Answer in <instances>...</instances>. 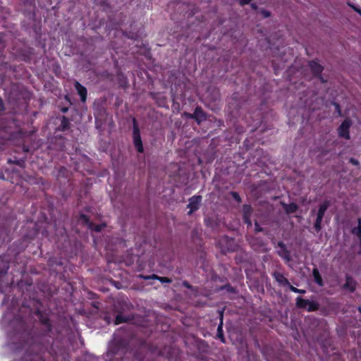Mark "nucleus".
I'll return each instance as SVG.
<instances>
[{
	"label": "nucleus",
	"instance_id": "obj_36",
	"mask_svg": "<svg viewBox=\"0 0 361 361\" xmlns=\"http://www.w3.org/2000/svg\"><path fill=\"white\" fill-rule=\"evenodd\" d=\"M320 79H321L322 82H325L322 78H320Z\"/></svg>",
	"mask_w": 361,
	"mask_h": 361
},
{
	"label": "nucleus",
	"instance_id": "obj_28",
	"mask_svg": "<svg viewBox=\"0 0 361 361\" xmlns=\"http://www.w3.org/2000/svg\"><path fill=\"white\" fill-rule=\"evenodd\" d=\"M350 162L351 164H353V165H358L359 164V161L357 159H354V158H350Z\"/></svg>",
	"mask_w": 361,
	"mask_h": 361
},
{
	"label": "nucleus",
	"instance_id": "obj_6",
	"mask_svg": "<svg viewBox=\"0 0 361 361\" xmlns=\"http://www.w3.org/2000/svg\"><path fill=\"white\" fill-rule=\"evenodd\" d=\"M80 219L85 222V224H88V227L92 229V230H94L97 232H99L102 230V228L105 226L104 224H100V225H93L91 223H88V219L87 217V216L84 215V214H82L80 216Z\"/></svg>",
	"mask_w": 361,
	"mask_h": 361
},
{
	"label": "nucleus",
	"instance_id": "obj_1",
	"mask_svg": "<svg viewBox=\"0 0 361 361\" xmlns=\"http://www.w3.org/2000/svg\"><path fill=\"white\" fill-rule=\"evenodd\" d=\"M351 125H352V122L350 119H348V118L345 119L338 128V133L339 137H343L346 140H349L350 137V133H349V130H350Z\"/></svg>",
	"mask_w": 361,
	"mask_h": 361
},
{
	"label": "nucleus",
	"instance_id": "obj_3",
	"mask_svg": "<svg viewBox=\"0 0 361 361\" xmlns=\"http://www.w3.org/2000/svg\"><path fill=\"white\" fill-rule=\"evenodd\" d=\"M201 196H193L190 198L188 207L190 209L189 214H192L194 211L198 209L200 204L201 202Z\"/></svg>",
	"mask_w": 361,
	"mask_h": 361
},
{
	"label": "nucleus",
	"instance_id": "obj_25",
	"mask_svg": "<svg viewBox=\"0 0 361 361\" xmlns=\"http://www.w3.org/2000/svg\"><path fill=\"white\" fill-rule=\"evenodd\" d=\"M243 219L245 224H247L248 226H252V222L250 220V216H243Z\"/></svg>",
	"mask_w": 361,
	"mask_h": 361
},
{
	"label": "nucleus",
	"instance_id": "obj_2",
	"mask_svg": "<svg viewBox=\"0 0 361 361\" xmlns=\"http://www.w3.org/2000/svg\"><path fill=\"white\" fill-rule=\"evenodd\" d=\"M133 123H134V126H133L134 145L139 152H142L143 147H142L141 137L140 135L139 129H138L137 126H136L135 119H133Z\"/></svg>",
	"mask_w": 361,
	"mask_h": 361
},
{
	"label": "nucleus",
	"instance_id": "obj_13",
	"mask_svg": "<svg viewBox=\"0 0 361 361\" xmlns=\"http://www.w3.org/2000/svg\"><path fill=\"white\" fill-rule=\"evenodd\" d=\"M217 337L221 342L225 343V338L223 334V314H221V322L217 328Z\"/></svg>",
	"mask_w": 361,
	"mask_h": 361
},
{
	"label": "nucleus",
	"instance_id": "obj_27",
	"mask_svg": "<svg viewBox=\"0 0 361 361\" xmlns=\"http://www.w3.org/2000/svg\"><path fill=\"white\" fill-rule=\"evenodd\" d=\"M252 0H239V3L241 6L248 4Z\"/></svg>",
	"mask_w": 361,
	"mask_h": 361
},
{
	"label": "nucleus",
	"instance_id": "obj_11",
	"mask_svg": "<svg viewBox=\"0 0 361 361\" xmlns=\"http://www.w3.org/2000/svg\"><path fill=\"white\" fill-rule=\"evenodd\" d=\"M330 203L329 201H324L322 204H320L319 207V210L317 212V216L324 217L325 212L327 210L329 207Z\"/></svg>",
	"mask_w": 361,
	"mask_h": 361
},
{
	"label": "nucleus",
	"instance_id": "obj_24",
	"mask_svg": "<svg viewBox=\"0 0 361 361\" xmlns=\"http://www.w3.org/2000/svg\"><path fill=\"white\" fill-rule=\"evenodd\" d=\"M232 195H233V197L237 202H240L241 201L240 197V195L237 192H232Z\"/></svg>",
	"mask_w": 361,
	"mask_h": 361
},
{
	"label": "nucleus",
	"instance_id": "obj_22",
	"mask_svg": "<svg viewBox=\"0 0 361 361\" xmlns=\"http://www.w3.org/2000/svg\"><path fill=\"white\" fill-rule=\"evenodd\" d=\"M347 4L348 6H350V8H352L355 12H357L358 14L360 15L361 16V9L359 8L358 7L355 6L354 4H353L352 3L350 2H347Z\"/></svg>",
	"mask_w": 361,
	"mask_h": 361
},
{
	"label": "nucleus",
	"instance_id": "obj_33",
	"mask_svg": "<svg viewBox=\"0 0 361 361\" xmlns=\"http://www.w3.org/2000/svg\"><path fill=\"white\" fill-rule=\"evenodd\" d=\"M184 285H185L186 287H188V288H189V287H190V286H189L186 282H185V283H184Z\"/></svg>",
	"mask_w": 361,
	"mask_h": 361
},
{
	"label": "nucleus",
	"instance_id": "obj_32",
	"mask_svg": "<svg viewBox=\"0 0 361 361\" xmlns=\"http://www.w3.org/2000/svg\"><path fill=\"white\" fill-rule=\"evenodd\" d=\"M250 6H251V8H252V9H254V10L257 9V5H256L255 4H252L250 5Z\"/></svg>",
	"mask_w": 361,
	"mask_h": 361
},
{
	"label": "nucleus",
	"instance_id": "obj_17",
	"mask_svg": "<svg viewBox=\"0 0 361 361\" xmlns=\"http://www.w3.org/2000/svg\"><path fill=\"white\" fill-rule=\"evenodd\" d=\"M278 252H279V255H280V257H281L284 259H286L287 261L290 260V257L289 252L287 250V249H283L282 250H279Z\"/></svg>",
	"mask_w": 361,
	"mask_h": 361
},
{
	"label": "nucleus",
	"instance_id": "obj_5",
	"mask_svg": "<svg viewBox=\"0 0 361 361\" xmlns=\"http://www.w3.org/2000/svg\"><path fill=\"white\" fill-rule=\"evenodd\" d=\"M74 86H75L78 94L80 96L82 102H85L86 101V98H87L86 88L84 86H82L78 81L75 82Z\"/></svg>",
	"mask_w": 361,
	"mask_h": 361
},
{
	"label": "nucleus",
	"instance_id": "obj_31",
	"mask_svg": "<svg viewBox=\"0 0 361 361\" xmlns=\"http://www.w3.org/2000/svg\"><path fill=\"white\" fill-rule=\"evenodd\" d=\"M4 110V103L3 101L0 99V112Z\"/></svg>",
	"mask_w": 361,
	"mask_h": 361
},
{
	"label": "nucleus",
	"instance_id": "obj_18",
	"mask_svg": "<svg viewBox=\"0 0 361 361\" xmlns=\"http://www.w3.org/2000/svg\"><path fill=\"white\" fill-rule=\"evenodd\" d=\"M352 233L357 237L361 235V219H358V225L353 228Z\"/></svg>",
	"mask_w": 361,
	"mask_h": 361
},
{
	"label": "nucleus",
	"instance_id": "obj_29",
	"mask_svg": "<svg viewBox=\"0 0 361 361\" xmlns=\"http://www.w3.org/2000/svg\"><path fill=\"white\" fill-rule=\"evenodd\" d=\"M278 246L281 248L280 250H282L283 249H286L285 244L283 242H279Z\"/></svg>",
	"mask_w": 361,
	"mask_h": 361
},
{
	"label": "nucleus",
	"instance_id": "obj_8",
	"mask_svg": "<svg viewBox=\"0 0 361 361\" xmlns=\"http://www.w3.org/2000/svg\"><path fill=\"white\" fill-rule=\"evenodd\" d=\"M309 66L314 74H320L323 71V67L314 61H310Z\"/></svg>",
	"mask_w": 361,
	"mask_h": 361
},
{
	"label": "nucleus",
	"instance_id": "obj_19",
	"mask_svg": "<svg viewBox=\"0 0 361 361\" xmlns=\"http://www.w3.org/2000/svg\"><path fill=\"white\" fill-rule=\"evenodd\" d=\"M323 217L317 216L314 224V228L317 231H319L322 229V222Z\"/></svg>",
	"mask_w": 361,
	"mask_h": 361
},
{
	"label": "nucleus",
	"instance_id": "obj_7",
	"mask_svg": "<svg viewBox=\"0 0 361 361\" xmlns=\"http://www.w3.org/2000/svg\"><path fill=\"white\" fill-rule=\"evenodd\" d=\"M356 283L353 279L349 276L346 277V281L343 285V288L348 290L350 292H353L355 290Z\"/></svg>",
	"mask_w": 361,
	"mask_h": 361
},
{
	"label": "nucleus",
	"instance_id": "obj_34",
	"mask_svg": "<svg viewBox=\"0 0 361 361\" xmlns=\"http://www.w3.org/2000/svg\"><path fill=\"white\" fill-rule=\"evenodd\" d=\"M359 238V240H360V244H361V235L358 236Z\"/></svg>",
	"mask_w": 361,
	"mask_h": 361
},
{
	"label": "nucleus",
	"instance_id": "obj_26",
	"mask_svg": "<svg viewBox=\"0 0 361 361\" xmlns=\"http://www.w3.org/2000/svg\"><path fill=\"white\" fill-rule=\"evenodd\" d=\"M156 278H157V276H155ZM159 280L164 283V282H166V283H170L171 281V279H169V278H166V277H158Z\"/></svg>",
	"mask_w": 361,
	"mask_h": 361
},
{
	"label": "nucleus",
	"instance_id": "obj_23",
	"mask_svg": "<svg viewBox=\"0 0 361 361\" xmlns=\"http://www.w3.org/2000/svg\"><path fill=\"white\" fill-rule=\"evenodd\" d=\"M261 13L264 18H268L271 16V13L269 11L264 9L261 11Z\"/></svg>",
	"mask_w": 361,
	"mask_h": 361
},
{
	"label": "nucleus",
	"instance_id": "obj_20",
	"mask_svg": "<svg viewBox=\"0 0 361 361\" xmlns=\"http://www.w3.org/2000/svg\"><path fill=\"white\" fill-rule=\"evenodd\" d=\"M126 321H127V319H126V317H124L121 314H118L116 316V319H115V324H121V323L125 322Z\"/></svg>",
	"mask_w": 361,
	"mask_h": 361
},
{
	"label": "nucleus",
	"instance_id": "obj_30",
	"mask_svg": "<svg viewBox=\"0 0 361 361\" xmlns=\"http://www.w3.org/2000/svg\"><path fill=\"white\" fill-rule=\"evenodd\" d=\"M255 231L259 232L262 231V228L259 226L257 222H255Z\"/></svg>",
	"mask_w": 361,
	"mask_h": 361
},
{
	"label": "nucleus",
	"instance_id": "obj_14",
	"mask_svg": "<svg viewBox=\"0 0 361 361\" xmlns=\"http://www.w3.org/2000/svg\"><path fill=\"white\" fill-rule=\"evenodd\" d=\"M309 304V300L303 299L300 297H298L296 300L297 307L302 309H307V305Z\"/></svg>",
	"mask_w": 361,
	"mask_h": 361
},
{
	"label": "nucleus",
	"instance_id": "obj_21",
	"mask_svg": "<svg viewBox=\"0 0 361 361\" xmlns=\"http://www.w3.org/2000/svg\"><path fill=\"white\" fill-rule=\"evenodd\" d=\"M289 289L294 292V293H305V290H302V289H298L294 286H293L292 285H290L289 286Z\"/></svg>",
	"mask_w": 361,
	"mask_h": 361
},
{
	"label": "nucleus",
	"instance_id": "obj_15",
	"mask_svg": "<svg viewBox=\"0 0 361 361\" xmlns=\"http://www.w3.org/2000/svg\"><path fill=\"white\" fill-rule=\"evenodd\" d=\"M252 211V207L250 205H249V204L243 205V216H251Z\"/></svg>",
	"mask_w": 361,
	"mask_h": 361
},
{
	"label": "nucleus",
	"instance_id": "obj_4",
	"mask_svg": "<svg viewBox=\"0 0 361 361\" xmlns=\"http://www.w3.org/2000/svg\"><path fill=\"white\" fill-rule=\"evenodd\" d=\"M274 279L281 286H288L290 285L288 280L280 272L276 271L273 274Z\"/></svg>",
	"mask_w": 361,
	"mask_h": 361
},
{
	"label": "nucleus",
	"instance_id": "obj_35",
	"mask_svg": "<svg viewBox=\"0 0 361 361\" xmlns=\"http://www.w3.org/2000/svg\"><path fill=\"white\" fill-rule=\"evenodd\" d=\"M336 107L337 109H339V106L338 104H336Z\"/></svg>",
	"mask_w": 361,
	"mask_h": 361
},
{
	"label": "nucleus",
	"instance_id": "obj_12",
	"mask_svg": "<svg viewBox=\"0 0 361 361\" xmlns=\"http://www.w3.org/2000/svg\"><path fill=\"white\" fill-rule=\"evenodd\" d=\"M312 275H313L315 283H317L319 286H322L323 281H322V276H321L317 268L313 269Z\"/></svg>",
	"mask_w": 361,
	"mask_h": 361
},
{
	"label": "nucleus",
	"instance_id": "obj_9",
	"mask_svg": "<svg viewBox=\"0 0 361 361\" xmlns=\"http://www.w3.org/2000/svg\"><path fill=\"white\" fill-rule=\"evenodd\" d=\"M190 118H194L198 121L205 119V115L200 107H196L194 114L190 116Z\"/></svg>",
	"mask_w": 361,
	"mask_h": 361
},
{
	"label": "nucleus",
	"instance_id": "obj_16",
	"mask_svg": "<svg viewBox=\"0 0 361 361\" xmlns=\"http://www.w3.org/2000/svg\"><path fill=\"white\" fill-rule=\"evenodd\" d=\"M318 308L319 304L317 302L309 300V304L307 305L306 310H307L309 312H312L318 310Z\"/></svg>",
	"mask_w": 361,
	"mask_h": 361
},
{
	"label": "nucleus",
	"instance_id": "obj_10",
	"mask_svg": "<svg viewBox=\"0 0 361 361\" xmlns=\"http://www.w3.org/2000/svg\"><path fill=\"white\" fill-rule=\"evenodd\" d=\"M283 209L287 214L294 213L298 210V205L295 203L284 204L283 203Z\"/></svg>",
	"mask_w": 361,
	"mask_h": 361
}]
</instances>
